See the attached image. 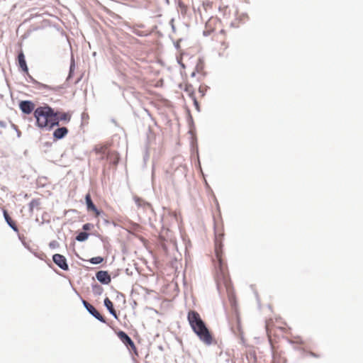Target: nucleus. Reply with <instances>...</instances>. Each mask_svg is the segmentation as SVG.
<instances>
[{
	"mask_svg": "<svg viewBox=\"0 0 363 363\" xmlns=\"http://www.w3.org/2000/svg\"><path fill=\"white\" fill-rule=\"evenodd\" d=\"M34 116L37 126L46 130H50L54 126L59 125L60 121L69 122L71 118L67 113L58 116V113L48 105L35 108Z\"/></svg>",
	"mask_w": 363,
	"mask_h": 363,
	"instance_id": "nucleus-1",
	"label": "nucleus"
},
{
	"mask_svg": "<svg viewBox=\"0 0 363 363\" xmlns=\"http://www.w3.org/2000/svg\"><path fill=\"white\" fill-rule=\"evenodd\" d=\"M24 77L27 79L28 82H32L38 86V88L40 90L46 89L48 91H52L55 92L59 91L60 89H65L67 85H49L43 83H40L36 81L28 72L29 69H20Z\"/></svg>",
	"mask_w": 363,
	"mask_h": 363,
	"instance_id": "nucleus-2",
	"label": "nucleus"
},
{
	"mask_svg": "<svg viewBox=\"0 0 363 363\" xmlns=\"http://www.w3.org/2000/svg\"><path fill=\"white\" fill-rule=\"evenodd\" d=\"M192 330L199 337V340L202 342L207 345L212 344L213 337L204 322L200 325H198Z\"/></svg>",
	"mask_w": 363,
	"mask_h": 363,
	"instance_id": "nucleus-3",
	"label": "nucleus"
},
{
	"mask_svg": "<svg viewBox=\"0 0 363 363\" xmlns=\"http://www.w3.org/2000/svg\"><path fill=\"white\" fill-rule=\"evenodd\" d=\"M82 303L86 310L96 320L103 323H106V319L100 314V313L91 303L81 298Z\"/></svg>",
	"mask_w": 363,
	"mask_h": 363,
	"instance_id": "nucleus-4",
	"label": "nucleus"
},
{
	"mask_svg": "<svg viewBox=\"0 0 363 363\" xmlns=\"http://www.w3.org/2000/svg\"><path fill=\"white\" fill-rule=\"evenodd\" d=\"M117 336L128 349L132 350L136 353L137 349L135 343L125 332L119 330L117 333Z\"/></svg>",
	"mask_w": 363,
	"mask_h": 363,
	"instance_id": "nucleus-5",
	"label": "nucleus"
},
{
	"mask_svg": "<svg viewBox=\"0 0 363 363\" xmlns=\"http://www.w3.org/2000/svg\"><path fill=\"white\" fill-rule=\"evenodd\" d=\"M187 320L192 330L194 329L198 325H200L204 322L201 319L199 313L196 311H189L187 315Z\"/></svg>",
	"mask_w": 363,
	"mask_h": 363,
	"instance_id": "nucleus-6",
	"label": "nucleus"
},
{
	"mask_svg": "<svg viewBox=\"0 0 363 363\" xmlns=\"http://www.w3.org/2000/svg\"><path fill=\"white\" fill-rule=\"evenodd\" d=\"M52 261L62 270H69V265L67 259L64 255L60 254H55L52 255Z\"/></svg>",
	"mask_w": 363,
	"mask_h": 363,
	"instance_id": "nucleus-7",
	"label": "nucleus"
},
{
	"mask_svg": "<svg viewBox=\"0 0 363 363\" xmlns=\"http://www.w3.org/2000/svg\"><path fill=\"white\" fill-rule=\"evenodd\" d=\"M85 203L86 206V209L88 211H93L96 216H100L101 215H104V213L102 211L99 210L94 202L92 201L91 197L89 194H86L85 196Z\"/></svg>",
	"mask_w": 363,
	"mask_h": 363,
	"instance_id": "nucleus-8",
	"label": "nucleus"
},
{
	"mask_svg": "<svg viewBox=\"0 0 363 363\" xmlns=\"http://www.w3.org/2000/svg\"><path fill=\"white\" fill-rule=\"evenodd\" d=\"M19 108L23 113L28 115L35 111V104L29 100L21 101L19 103Z\"/></svg>",
	"mask_w": 363,
	"mask_h": 363,
	"instance_id": "nucleus-9",
	"label": "nucleus"
},
{
	"mask_svg": "<svg viewBox=\"0 0 363 363\" xmlns=\"http://www.w3.org/2000/svg\"><path fill=\"white\" fill-rule=\"evenodd\" d=\"M96 279L104 285L108 284L111 281V277L108 274V271L100 270L96 273Z\"/></svg>",
	"mask_w": 363,
	"mask_h": 363,
	"instance_id": "nucleus-10",
	"label": "nucleus"
},
{
	"mask_svg": "<svg viewBox=\"0 0 363 363\" xmlns=\"http://www.w3.org/2000/svg\"><path fill=\"white\" fill-rule=\"evenodd\" d=\"M68 133V129L66 127H60L55 129L53 132V138L55 140L64 138Z\"/></svg>",
	"mask_w": 363,
	"mask_h": 363,
	"instance_id": "nucleus-11",
	"label": "nucleus"
},
{
	"mask_svg": "<svg viewBox=\"0 0 363 363\" xmlns=\"http://www.w3.org/2000/svg\"><path fill=\"white\" fill-rule=\"evenodd\" d=\"M104 305L106 308V309L108 311L110 314L115 318L118 319V315L116 311V310L113 308V304L111 302V301L108 298H106L104 301Z\"/></svg>",
	"mask_w": 363,
	"mask_h": 363,
	"instance_id": "nucleus-12",
	"label": "nucleus"
},
{
	"mask_svg": "<svg viewBox=\"0 0 363 363\" xmlns=\"http://www.w3.org/2000/svg\"><path fill=\"white\" fill-rule=\"evenodd\" d=\"M3 215L4 218L5 219V221L8 224V225L14 231V232H18V228L16 224V223L11 219L10 216L9 215L8 212L6 210L3 211Z\"/></svg>",
	"mask_w": 363,
	"mask_h": 363,
	"instance_id": "nucleus-13",
	"label": "nucleus"
},
{
	"mask_svg": "<svg viewBox=\"0 0 363 363\" xmlns=\"http://www.w3.org/2000/svg\"><path fill=\"white\" fill-rule=\"evenodd\" d=\"M134 200H135L136 205L139 208H143L145 210H149L150 212L152 211V208L151 204L150 203H148L137 196H135L134 198Z\"/></svg>",
	"mask_w": 363,
	"mask_h": 363,
	"instance_id": "nucleus-14",
	"label": "nucleus"
},
{
	"mask_svg": "<svg viewBox=\"0 0 363 363\" xmlns=\"http://www.w3.org/2000/svg\"><path fill=\"white\" fill-rule=\"evenodd\" d=\"M19 68H28L27 63L26 61L25 55L22 51H21L17 56Z\"/></svg>",
	"mask_w": 363,
	"mask_h": 363,
	"instance_id": "nucleus-15",
	"label": "nucleus"
},
{
	"mask_svg": "<svg viewBox=\"0 0 363 363\" xmlns=\"http://www.w3.org/2000/svg\"><path fill=\"white\" fill-rule=\"evenodd\" d=\"M92 292L95 296H101L104 292L103 287L98 284H93L91 285Z\"/></svg>",
	"mask_w": 363,
	"mask_h": 363,
	"instance_id": "nucleus-16",
	"label": "nucleus"
},
{
	"mask_svg": "<svg viewBox=\"0 0 363 363\" xmlns=\"http://www.w3.org/2000/svg\"><path fill=\"white\" fill-rule=\"evenodd\" d=\"M89 236V233L87 232H79L77 236L75 237V240L78 242H84L86 241Z\"/></svg>",
	"mask_w": 363,
	"mask_h": 363,
	"instance_id": "nucleus-17",
	"label": "nucleus"
},
{
	"mask_svg": "<svg viewBox=\"0 0 363 363\" xmlns=\"http://www.w3.org/2000/svg\"><path fill=\"white\" fill-rule=\"evenodd\" d=\"M104 259L102 257H91L89 262L92 264H99L104 262Z\"/></svg>",
	"mask_w": 363,
	"mask_h": 363,
	"instance_id": "nucleus-18",
	"label": "nucleus"
},
{
	"mask_svg": "<svg viewBox=\"0 0 363 363\" xmlns=\"http://www.w3.org/2000/svg\"><path fill=\"white\" fill-rule=\"evenodd\" d=\"M215 251H216V257L219 262V264L220 265L222 264V261H221V250L218 247V245L217 243V242H216V247H215Z\"/></svg>",
	"mask_w": 363,
	"mask_h": 363,
	"instance_id": "nucleus-19",
	"label": "nucleus"
},
{
	"mask_svg": "<svg viewBox=\"0 0 363 363\" xmlns=\"http://www.w3.org/2000/svg\"><path fill=\"white\" fill-rule=\"evenodd\" d=\"M40 205V201L38 199H33L29 203V210L30 212L33 211V208Z\"/></svg>",
	"mask_w": 363,
	"mask_h": 363,
	"instance_id": "nucleus-20",
	"label": "nucleus"
},
{
	"mask_svg": "<svg viewBox=\"0 0 363 363\" xmlns=\"http://www.w3.org/2000/svg\"><path fill=\"white\" fill-rule=\"evenodd\" d=\"M93 228H94V224L90 223H85L82 225V230H84V232L89 231V230H91Z\"/></svg>",
	"mask_w": 363,
	"mask_h": 363,
	"instance_id": "nucleus-21",
	"label": "nucleus"
},
{
	"mask_svg": "<svg viewBox=\"0 0 363 363\" xmlns=\"http://www.w3.org/2000/svg\"><path fill=\"white\" fill-rule=\"evenodd\" d=\"M77 69H69V74H68V76L66 79V82H69L70 80L72 79V78L77 74L75 71H77Z\"/></svg>",
	"mask_w": 363,
	"mask_h": 363,
	"instance_id": "nucleus-22",
	"label": "nucleus"
},
{
	"mask_svg": "<svg viewBox=\"0 0 363 363\" xmlns=\"http://www.w3.org/2000/svg\"><path fill=\"white\" fill-rule=\"evenodd\" d=\"M193 101H194V105L195 106V108L196 109V111L198 112H199L200 111L199 104L195 96H193Z\"/></svg>",
	"mask_w": 363,
	"mask_h": 363,
	"instance_id": "nucleus-23",
	"label": "nucleus"
},
{
	"mask_svg": "<svg viewBox=\"0 0 363 363\" xmlns=\"http://www.w3.org/2000/svg\"><path fill=\"white\" fill-rule=\"evenodd\" d=\"M94 150L96 153H104V149L103 147H95Z\"/></svg>",
	"mask_w": 363,
	"mask_h": 363,
	"instance_id": "nucleus-24",
	"label": "nucleus"
},
{
	"mask_svg": "<svg viewBox=\"0 0 363 363\" xmlns=\"http://www.w3.org/2000/svg\"><path fill=\"white\" fill-rule=\"evenodd\" d=\"M69 68H75V62L72 54L71 55L70 65Z\"/></svg>",
	"mask_w": 363,
	"mask_h": 363,
	"instance_id": "nucleus-25",
	"label": "nucleus"
},
{
	"mask_svg": "<svg viewBox=\"0 0 363 363\" xmlns=\"http://www.w3.org/2000/svg\"><path fill=\"white\" fill-rule=\"evenodd\" d=\"M82 77H83V74H78L77 79L74 82V84H78L80 82V80L82 79Z\"/></svg>",
	"mask_w": 363,
	"mask_h": 363,
	"instance_id": "nucleus-26",
	"label": "nucleus"
},
{
	"mask_svg": "<svg viewBox=\"0 0 363 363\" xmlns=\"http://www.w3.org/2000/svg\"><path fill=\"white\" fill-rule=\"evenodd\" d=\"M180 41H182V39H179L178 41L175 42L174 43V48H176V50H179V48H180V45H179V43Z\"/></svg>",
	"mask_w": 363,
	"mask_h": 363,
	"instance_id": "nucleus-27",
	"label": "nucleus"
},
{
	"mask_svg": "<svg viewBox=\"0 0 363 363\" xmlns=\"http://www.w3.org/2000/svg\"><path fill=\"white\" fill-rule=\"evenodd\" d=\"M57 245V242L56 241H52L50 243V247H55Z\"/></svg>",
	"mask_w": 363,
	"mask_h": 363,
	"instance_id": "nucleus-28",
	"label": "nucleus"
},
{
	"mask_svg": "<svg viewBox=\"0 0 363 363\" xmlns=\"http://www.w3.org/2000/svg\"><path fill=\"white\" fill-rule=\"evenodd\" d=\"M0 127L5 128L6 123L4 121H0Z\"/></svg>",
	"mask_w": 363,
	"mask_h": 363,
	"instance_id": "nucleus-29",
	"label": "nucleus"
},
{
	"mask_svg": "<svg viewBox=\"0 0 363 363\" xmlns=\"http://www.w3.org/2000/svg\"><path fill=\"white\" fill-rule=\"evenodd\" d=\"M16 133H17V136H18V138H20V136H21V131H20V130H18V129H16Z\"/></svg>",
	"mask_w": 363,
	"mask_h": 363,
	"instance_id": "nucleus-30",
	"label": "nucleus"
},
{
	"mask_svg": "<svg viewBox=\"0 0 363 363\" xmlns=\"http://www.w3.org/2000/svg\"><path fill=\"white\" fill-rule=\"evenodd\" d=\"M172 22H173V19L172 20ZM172 29L173 30V31L175 30V26L173 24V23H172Z\"/></svg>",
	"mask_w": 363,
	"mask_h": 363,
	"instance_id": "nucleus-31",
	"label": "nucleus"
},
{
	"mask_svg": "<svg viewBox=\"0 0 363 363\" xmlns=\"http://www.w3.org/2000/svg\"><path fill=\"white\" fill-rule=\"evenodd\" d=\"M195 76H196V72H195V71H194V72H192L191 73V77H194Z\"/></svg>",
	"mask_w": 363,
	"mask_h": 363,
	"instance_id": "nucleus-32",
	"label": "nucleus"
},
{
	"mask_svg": "<svg viewBox=\"0 0 363 363\" xmlns=\"http://www.w3.org/2000/svg\"><path fill=\"white\" fill-rule=\"evenodd\" d=\"M179 63L180 64V65H181L182 68H183V69H185V68H186V67H185V65H184V64L181 63L180 62H179Z\"/></svg>",
	"mask_w": 363,
	"mask_h": 363,
	"instance_id": "nucleus-33",
	"label": "nucleus"
},
{
	"mask_svg": "<svg viewBox=\"0 0 363 363\" xmlns=\"http://www.w3.org/2000/svg\"><path fill=\"white\" fill-rule=\"evenodd\" d=\"M12 127H13V128H14L16 130V129H18V128H17V126H16V125H14V124H12Z\"/></svg>",
	"mask_w": 363,
	"mask_h": 363,
	"instance_id": "nucleus-34",
	"label": "nucleus"
},
{
	"mask_svg": "<svg viewBox=\"0 0 363 363\" xmlns=\"http://www.w3.org/2000/svg\"><path fill=\"white\" fill-rule=\"evenodd\" d=\"M311 355L313 357H317V355L313 352H311Z\"/></svg>",
	"mask_w": 363,
	"mask_h": 363,
	"instance_id": "nucleus-35",
	"label": "nucleus"
},
{
	"mask_svg": "<svg viewBox=\"0 0 363 363\" xmlns=\"http://www.w3.org/2000/svg\"><path fill=\"white\" fill-rule=\"evenodd\" d=\"M48 82H49V83H54L55 82L52 81V80H48Z\"/></svg>",
	"mask_w": 363,
	"mask_h": 363,
	"instance_id": "nucleus-36",
	"label": "nucleus"
},
{
	"mask_svg": "<svg viewBox=\"0 0 363 363\" xmlns=\"http://www.w3.org/2000/svg\"><path fill=\"white\" fill-rule=\"evenodd\" d=\"M147 155L146 156L144 157V160L145 161L147 159Z\"/></svg>",
	"mask_w": 363,
	"mask_h": 363,
	"instance_id": "nucleus-37",
	"label": "nucleus"
},
{
	"mask_svg": "<svg viewBox=\"0 0 363 363\" xmlns=\"http://www.w3.org/2000/svg\"><path fill=\"white\" fill-rule=\"evenodd\" d=\"M117 275H118V274H117V273H115V274H114L113 277H116Z\"/></svg>",
	"mask_w": 363,
	"mask_h": 363,
	"instance_id": "nucleus-38",
	"label": "nucleus"
},
{
	"mask_svg": "<svg viewBox=\"0 0 363 363\" xmlns=\"http://www.w3.org/2000/svg\"><path fill=\"white\" fill-rule=\"evenodd\" d=\"M166 1H167V2H168V0H166Z\"/></svg>",
	"mask_w": 363,
	"mask_h": 363,
	"instance_id": "nucleus-39",
	"label": "nucleus"
}]
</instances>
